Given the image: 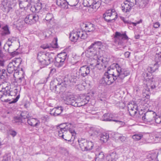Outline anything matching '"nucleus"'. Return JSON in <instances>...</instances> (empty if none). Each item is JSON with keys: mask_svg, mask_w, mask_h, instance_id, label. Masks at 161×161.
<instances>
[{"mask_svg": "<svg viewBox=\"0 0 161 161\" xmlns=\"http://www.w3.org/2000/svg\"><path fill=\"white\" fill-rule=\"evenodd\" d=\"M34 1V0H31L30 2L29 1H19V7L21 9H27L31 5H32V3Z\"/></svg>", "mask_w": 161, "mask_h": 161, "instance_id": "nucleus-20", "label": "nucleus"}, {"mask_svg": "<svg viewBox=\"0 0 161 161\" xmlns=\"http://www.w3.org/2000/svg\"><path fill=\"white\" fill-rule=\"evenodd\" d=\"M101 4V2L98 0H96V2H95L93 5H92L91 8L93 9L94 11H96L100 7Z\"/></svg>", "mask_w": 161, "mask_h": 161, "instance_id": "nucleus-41", "label": "nucleus"}, {"mask_svg": "<svg viewBox=\"0 0 161 161\" xmlns=\"http://www.w3.org/2000/svg\"><path fill=\"white\" fill-rule=\"evenodd\" d=\"M159 136H160V132H157L153 134L152 137L155 143L159 142Z\"/></svg>", "mask_w": 161, "mask_h": 161, "instance_id": "nucleus-44", "label": "nucleus"}, {"mask_svg": "<svg viewBox=\"0 0 161 161\" xmlns=\"http://www.w3.org/2000/svg\"><path fill=\"white\" fill-rule=\"evenodd\" d=\"M38 19V16L37 15L31 14L26 16L24 19V21L27 24L31 25L35 23Z\"/></svg>", "mask_w": 161, "mask_h": 161, "instance_id": "nucleus-13", "label": "nucleus"}, {"mask_svg": "<svg viewBox=\"0 0 161 161\" xmlns=\"http://www.w3.org/2000/svg\"><path fill=\"white\" fill-rule=\"evenodd\" d=\"M66 124L65 129L66 130V134L67 132V130H69V137L71 136L70 138H67L65 137V139L64 140L67 141L68 142H73L75 137L76 133L75 130L73 129L74 125V124L71 123H65Z\"/></svg>", "mask_w": 161, "mask_h": 161, "instance_id": "nucleus-9", "label": "nucleus"}, {"mask_svg": "<svg viewBox=\"0 0 161 161\" xmlns=\"http://www.w3.org/2000/svg\"><path fill=\"white\" fill-rule=\"evenodd\" d=\"M108 76L107 78L108 79V81H109L110 84H112L114 83V82L116 80L112 76H110L108 75L107 73Z\"/></svg>", "mask_w": 161, "mask_h": 161, "instance_id": "nucleus-52", "label": "nucleus"}, {"mask_svg": "<svg viewBox=\"0 0 161 161\" xmlns=\"http://www.w3.org/2000/svg\"><path fill=\"white\" fill-rule=\"evenodd\" d=\"M45 19L47 22L52 24L53 22L54 18L53 15L51 13H48L46 15Z\"/></svg>", "mask_w": 161, "mask_h": 161, "instance_id": "nucleus-32", "label": "nucleus"}, {"mask_svg": "<svg viewBox=\"0 0 161 161\" xmlns=\"http://www.w3.org/2000/svg\"><path fill=\"white\" fill-rule=\"evenodd\" d=\"M132 7L127 2L125 1L123 4L122 5L121 9L122 11L125 13L130 12Z\"/></svg>", "mask_w": 161, "mask_h": 161, "instance_id": "nucleus-23", "label": "nucleus"}, {"mask_svg": "<svg viewBox=\"0 0 161 161\" xmlns=\"http://www.w3.org/2000/svg\"><path fill=\"white\" fill-rule=\"evenodd\" d=\"M22 62V59L21 58H17L14 60L11 63H13L14 65L16 67L17 69L19 68L20 65Z\"/></svg>", "mask_w": 161, "mask_h": 161, "instance_id": "nucleus-39", "label": "nucleus"}, {"mask_svg": "<svg viewBox=\"0 0 161 161\" xmlns=\"http://www.w3.org/2000/svg\"><path fill=\"white\" fill-rule=\"evenodd\" d=\"M12 46V44H5L3 47V48L4 49H5V47H8V48L7 49V51L9 53H11L12 51L11 50H10V48H11V46Z\"/></svg>", "mask_w": 161, "mask_h": 161, "instance_id": "nucleus-54", "label": "nucleus"}, {"mask_svg": "<svg viewBox=\"0 0 161 161\" xmlns=\"http://www.w3.org/2000/svg\"><path fill=\"white\" fill-rule=\"evenodd\" d=\"M66 124H60L57 127V131L58 133L59 137L64 139V136H66V130L65 129Z\"/></svg>", "mask_w": 161, "mask_h": 161, "instance_id": "nucleus-16", "label": "nucleus"}, {"mask_svg": "<svg viewBox=\"0 0 161 161\" xmlns=\"http://www.w3.org/2000/svg\"><path fill=\"white\" fill-rule=\"evenodd\" d=\"M102 46V43L99 41H97L92 43L88 47V51L90 53H92V56H94V58H97V60L96 64L94 66L98 69L101 68L99 67L100 64H101L103 68H106L108 64V61L105 58H103L102 56L98 57L97 54V51L101 49V46Z\"/></svg>", "mask_w": 161, "mask_h": 161, "instance_id": "nucleus-2", "label": "nucleus"}, {"mask_svg": "<svg viewBox=\"0 0 161 161\" xmlns=\"http://www.w3.org/2000/svg\"><path fill=\"white\" fill-rule=\"evenodd\" d=\"M114 121L118 123V125H119V127L124 126L125 125V123L123 121H120L115 119Z\"/></svg>", "mask_w": 161, "mask_h": 161, "instance_id": "nucleus-55", "label": "nucleus"}, {"mask_svg": "<svg viewBox=\"0 0 161 161\" xmlns=\"http://www.w3.org/2000/svg\"><path fill=\"white\" fill-rule=\"evenodd\" d=\"M17 69L16 67H15L13 63H10L8 66L7 69V71L8 73L11 74L13 73L14 71H17Z\"/></svg>", "mask_w": 161, "mask_h": 161, "instance_id": "nucleus-30", "label": "nucleus"}, {"mask_svg": "<svg viewBox=\"0 0 161 161\" xmlns=\"http://www.w3.org/2000/svg\"><path fill=\"white\" fill-rule=\"evenodd\" d=\"M8 133L9 135L12 136L13 137H14L16 136L17 133L15 131L12 130H9L8 131Z\"/></svg>", "mask_w": 161, "mask_h": 161, "instance_id": "nucleus-56", "label": "nucleus"}, {"mask_svg": "<svg viewBox=\"0 0 161 161\" xmlns=\"http://www.w3.org/2000/svg\"><path fill=\"white\" fill-rule=\"evenodd\" d=\"M33 2L32 3V5H31V7L30 8V10L32 12H34L35 13H36V8L34 5H33Z\"/></svg>", "mask_w": 161, "mask_h": 161, "instance_id": "nucleus-58", "label": "nucleus"}, {"mask_svg": "<svg viewBox=\"0 0 161 161\" xmlns=\"http://www.w3.org/2000/svg\"><path fill=\"white\" fill-rule=\"evenodd\" d=\"M63 109L61 106L54 108L51 111V114L54 116L59 115L63 111Z\"/></svg>", "mask_w": 161, "mask_h": 161, "instance_id": "nucleus-27", "label": "nucleus"}, {"mask_svg": "<svg viewBox=\"0 0 161 161\" xmlns=\"http://www.w3.org/2000/svg\"><path fill=\"white\" fill-rule=\"evenodd\" d=\"M56 3L58 6L62 8L66 9L69 8L66 0H57Z\"/></svg>", "mask_w": 161, "mask_h": 161, "instance_id": "nucleus-26", "label": "nucleus"}, {"mask_svg": "<svg viewBox=\"0 0 161 161\" xmlns=\"http://www.w3.org/2000/svg\"><path fill=\"white\" fill-rule=\"evenodd\" d=\"M3 30V33L5 35H8L10 33V31L9 30L8 27V25H6L2 28Z\"/></svg>", "mask_w": 161, "mask_h": 161, "instance_id": "nucleus-46", "label": "nucleus"}, {"mask_svg": "<svg viewBox=\"0 0 161 161\" xmlns=\"http://www.w3.org/2000/svg\"><path fill=\"white\" fill-rule=\"evenodd\" d=\"M113 39L115 44L123 46H124L125 41L129 39V38L126 34V31L123 33L116 31Z\"/></svg>", "mask_w": 161, "mask_h": 161, "instance_id": "nucleus-5", "label": "nucleus"}, {"mask_svg": "<svg viewBox=\"0 0 161 161\" xmlns=\"http://www.w3.org/2000/svg\"><path fill=\"white\" fill-rule=\"evenodd\" d=\"M55 41L52 42V44L51 45H49L47 44L43 45L41 46V47L43 49H46L47 48L50 49L51 47L53 48H57L58 46L57 43L58 40L57 38H55Z\"/></svg>", "mask_w": 161, "mask_h": 161, "instance_id": "nucleus-24", "label": "nucleus"}, {"mask_svg": "<svg viewBox=\"0 0 161 161\" xmlns=\"http://www.w3.org/2000/svg\"><path fill=\"white\" fill-rule=\"evenodd\" d=\"M155 64H154V67L156 66L159 67L161 66V53L156 54L155 56Z\"/></svg>", "mask_w": 161, "mask_h": 161, "instance_id": "nucleus-29", "label": "nucleus"}, {"mask_svg": "<svg viewBox=\"0 0 161 161\" xmlns=\"http://www.w3.org/2000/svg\"><path fill=\"white\" fill-rule=\"evenodd\" d=\"M99 132L98 130L94 128H92L91 129L90 131V134L91 136H93L94 137H97L98 136H99L98 135Z\"/></svg>", "mask_w": 161, "mask_h": 161, "instance_id": "nucleus-38", "label": "nucleus"}, {"mask_svg": "<svg viewBox=\"0 0 161 161\" xmlns=\"http://www.w3.org/2000/svg\"><path fill=\"white\" fill-rule=\"evenodd\" d=\"M158 69V67L156 66L154 67H154H148L147 68L148 71L151 73H153L157 69Z\"/></svg>", "mask_w": 161, "mask_h": 161, "instance_id": "nucleus-50", "label": "nucleus"}, {"mask_svg": "<svg viewBox=\"0 0 161 161\" xmlns=\"http://www.w3.org/2000/svg\"><path fill=\"white\" fill-rule=\"evenodd\" d=\"M102 120L104 121H114L115 119L112 114L106 113L104 114L102 116Z\"/></svg>", "mask_w": 161, "mask_h": 161, "instance_id": "nucleus-25", "label": "nucleus"}, {"mask_svg": "<svg viewBox=\"0 0 161 161\" xmlns=\"http://www.w3.org/2000/svg\"><path fill=\"white\" fill-rule=\"evenodd\" d=\"M122 20L125 24H130L131 23L130 21H129L128 20H126L124 18L122 17L121 18Z\"/></svg>", "mask_w": 161, "mask_h": 161, "instance_id": "nucleus-62", "label": "nucleus"}, {"mask_svg": "<svg viewBox=\"0 0 161 161\" xmlns=\"http://www.w3.org/2000/svg\"><path fill=\"white\" fill-rule=\"evenodd\" d=\"M160 26V23L158 22H156L153 25V27L155 28H158Z\"/></svg>", "mask_w": 161, "mask_h": 161, "instance_id": "nucleus-63", "label": "nucleus"}, {"mask_svg": "<svg viewBox=\"0 0 161 161\" xmlns=\"http://www.w3.org/2000/svg\"><path fill=\"white\" fill-rule=\"evenodd\" d=\"M90 67L87 65L83 66L80 68L79 73L76 72L75 74H73L70 76L65 77L63 81L59 78H55L50 83L51 89L57 93L60 92L58 89L60 90L62 87H67L75 83L79 79V74L83 77L87 76L90 72Z\"/></svg>", "mask_w": 161, "mask_h": 161, "instance_id": "nucleus-1", "label": "nucleus"}, {"mask_svg": "<svg viewBox=\"0 0 161 161\" xmlns=\"http://www.w3.org/2000/svg\"><path fill=\"white\" fill-rule=\"evenodd\" d=\"M99 137V139L100 141L103 142H106L109 138V136L108 134L104 133L100 135Z\"/></svg>", "mask_w": 161, "mask_h": 161, "instance_id": "nucleus-33", "label": "nucleus"}, {"mask_svg": "<svg viewBox=\"0 0 161 161\" xmlns=\"http://www.w3.org/2000/svg\"><path fill=\"white\" fill-rule=\"evenodd\" d=\"M55 54L52 53L40 52L37 54V58L41 64V68L44 67L54 61Z\"/></svg>", "mask_w": 161, "mask_h": 161, "instance_id": "nucleus-3", "label": "nucleus"}, {"mask_svg": "<svg viewBox=\"0 0 161 161\" xmlns=\"http://www.w3.org/2000/svg\"><path fill=\"white\" fill-rule=\"evenodd\" d=\"M87 37V34L81 30L76 31H73L70 34L69 38L73 42H75L78 39H85Z\"/></svg>", "mask_w": 161, "mask_h": 161, "instance_id": "nucleus-6", "label": "nucleus"}, {"mask_svg": "<svg viewBox=\"0 0 161 161\" xmlns=\"http://www.w3.org/2000/svg\"><path fill=\"white\" fill-rule=\"evenodd\" d=\"M2 161H11L10 157L7 156H4Z\"/></svg>", "mask_w": 161, "mask_h": 161, "instance_id": "nucleus-61", "label": "nucleus"}, {"mask_svg": "<svg viewBox=\"0 0 161 161\" xmlns=\"http://www.w3.org/2000/svg\"><path fill=\"white\" fill-rule=\"evenodd\" d=\"M116 135H117L118 136L117 137L118 139L119 140L122 142H125L126 141V137L125 136H123L122 135L117 134Z\"/></svg>", "mask_w": 161, "mask_h": 161, "instance_id": "nucleus-45", "label": "nucleus"}, {"mask_svg": "<svg viewBox=\"0 0 161 161\" xmlns=\"http://www.w3.org/2000/svg\"><path fill=\"white\" fill-rule=\"evenodd\" d=\"M22 119L21 117H16L15 118V121L16 122H21Z\"/></svg>", "mask_w": 161, "mask_h": 161, "instance_id": "nucleus-60", "label": "nucleus"}, {"mask_svg": "<svg viewBox=\"0 0 161 161\" xmlns=\"http://www.w3.org/2000/svg\"><path fill=\"white\" fill-rule=\"evenodd\" d=\"M143 135L141 134H135L132 136V138L136 141L140 140L142 137Z\"/></svg>", "mask_w": 161, "mask_h": 161, "instance_id": "nucleus-47", "label": "nucleus"}, {"mask_svg": "<svg viewBox=\"0 0 161 161\" xmlns=\"http://www.w3.org/2000/svg\"><path fill=\"white\" fill-rule=\"evenodd\" d=\"M156 116V113L152 111H147L143 114L139 113L138 117L140 119H142L145 122H150L154 120Z\"/></svg>", "mask_w": 161, "mask_h": 161, "instance_id": "nucleus-8", "label": "nucleus"}, {"mask_svg": "<svg viewBox=\"0 0 161 161\" xmlns=\"http://www.w3.org/2000/svg\"><path fill=\"white\" fill-rule=\"evenodd\" d=\"M117 14L114 9H109L103 14L104 19L108 22H113L117 18Z\"/></svg>", "mask_w": 161, "mask_h": 161, "instance_id": "nucleus-11", "label": "nucleus"}, {"mask_svg": "<svg viewBox=\"0 0 161 161\" xmlns=\"http://www.w3.org/2000/svg\"><path fill=\"white\" fill-rule=\"evenodd\" d=\"M125 1L127 2V3L132 7L134 6L135 5H136L138 2L137 0H126Z\"/></svg>", "mask_w": 161, "mask_h": 161, "instance_id": "nucleus-49", "label": "nucleus"}, {"mask_svg": "<svg viewBox=\"0 0 161 161\" xmlns=\"http://www.w3.org/2000/svg\"><path fill=\"white\" fill-rule=\"evenodd\" d=\"M115 67V68L113 71L112 75L116 80L119 78L122 80L129 75V72L128 71L125 69L122 68L118 64H116Z\"/></svg>", "mask_w": 161, "mask_h": 161, "instance_id": "nucleus-4", "label": "nucleus"}, {"mask_svg": "<svg viewBox=\"0 0 161 161\" xmlns=\"http://www.w3.org/2000/svg\"><path fill=\"white\" fill-rule=\"evenodd\" d=\"M138 1L136 4L140 8H143L145 7L148 3H146L145 1L142 0H137Z\"/></svg>", "mask_w": 161, "mask_h": 161, "instance_id": "nucleus-43", "label": "nucleus"}, {"mask_svg": "<svg viewBox=\"0 0 161 161\" xmlns=\"http://www.w3.org/2000/svg\"><path fill=\"white\" fill-rule=\"evenodd\" d=\"M68 57L67 54L65 52H61L58 54L57 57L56 58H58L60 59L62 61L65 62V61Z\"/></svg>", "mask_w": 161, "mask_h": 161, "instance_id": "nucleus-36", "label": "nucleus"}, {"mask_svg": "<svg viewBox=\"0 0 161 161\" xmlns=\"http://www.w3.org/2000/svg\"><path fill=\"white\" fill-rule=\"evenodd\" d=\"M108 76L107 73H105L103 77L100 80V83L104 86L110 85L109 81H108V79L107 78Z\"/></svg>", "mask_w": 161, "mask_h": 161, "instance_id": "nucleus-28", "label": "nucleus"}, {"mask_svg": "<svg viewBox=\"0 0 161 161\" xmlns=\"http://www.w3.org/2000/svg\"><path fill=\"white\" fill-rule=\"evenodd\" d=\"M36 10V13H38L42 8V4L40 2H38L34 5Z\"/></svg>", "mask_w": 161, "mask_h": 161, "instance_id": "nucleus-48", "label": "nucleus"}, {"mask_svg": "<svg viewBox=\"0 0 161 161\" xmlns=\"http://www.w3.org/2000/svg\"><path fill=\"white\" fill-rule=\"evenodd\" d=\"M128 111L130 115L134 117L135 116L137 111V106L136 105L129 104L128 106Z\"/></svg>", "mask_w": 161, "mask_h": 161, "instance_id": "nucleus-18", "label": "nucleus"}, {"mask_svg": "<svg viewBox=\"0 0 161 161\" xmlns=\"http://www.w3.org/2000/svg\"><path fill=\"white\" fill-rule=\"evenodd\" d=\"M154 120H155L156 123L157 124H161V117L156 115L154 118Z\"/></svg>", "mask_w": 161, "mask_h": 161, "instance_id": "nucleus-53", "label": "nucleus"}, {"mask_svg": "<svg viewBox=\"0 0 161 161\" xmlns=\"http://www.w3.org/2000/svg\"><path fill=\"white\" fill-rule=\"evenodd\" d=\"M118 158V154L115 151L110 152L106 157L107 161H116Z\"/></svg>", "mask_w": 161, "mask_h": 161, "instance_id": "nucleus-19", "label": "nucleus"}, {"mask_svg": "<svg viewBox=\"0 0 161 161\" xmlns=\"http://www.w3.org/2000/svg\"><path fill=\"white\" fill-rule=\"evenodd\" d=\"M96 161H102L104 158V155L103 152L99 153L96 154Z\"/></svg>", "mask_w": 161, "mask_h": 161, "instance_id": "nucleus-40", "label": "nucleus"}, {"mask_svg": "<svg viewBox=\"0 0 161 161\" xmlns=\"http://www.w3.org/2000/svg\"><path fill=\"white\" fill-rule=\"evenodd\" d=\"M76 100L74 95H69L67 96L64 99V102L67 105H70L76 107Z\"/></svg>", "mask_w": 161, "mask_h": 161, "instance_id": "nucleus-17", "label": "nucleus"}, {"mask_svg": "<svg viewBox=\"0 0 161 161\" xmlns=\"http://www.w3.org/2000/svg\"><path fill=\"white\" fill-rule=\"evenodd\" d=\"M19 97H20V95H18L15 98L13 99V100L12 101L10 102H9V103H16L18 100Z\"/></svg>", "mask_w": 161, "mask_h": 161, "instance_id": "nucleus-59", "label": "nucleus"}, {"mask_svg": "<svg viewBox=\"0 0 161 161\" xmlns=\"http://www.w3.org/2000/svg\"><path fill=\"white\" fill-rule=\"evenodd\" d=\"M11 89L10 86L7 83H3L0 85V92H2L3 95L1 97V99L3 98L4 96H12V92L10 90Z\"/></svg>", "mask_w": 161, "mask_h": 161, "instance_id": "nucleus-12", "label": "nucleus"}, {"mask_svg": "<svg viewBox=\"0 0 161 161\" xmlns=\"http://www.w3.org/2000/svg\"><path fill=\"white\" fill-rule=\"evenodd\" d=\"M96 0H83V4L85 7H89L91 8L92 7L95 2Z\"/></svg>", "mask_w": 161, "mask_h": 161, "instance_id": "nucleus-31", "label": "nucleus"}, {"mask_svg": "<svg viewBox=\"0 0 161 161\" xmlns=\"http://www.w3.org/2000/svg\"><path fill=\"white\" fill-rule=\"evenodd\" d=\"M68 6H75L78 5V2L77 0H67Z\"/></svg>", "mask_w": 161, "mask_h": 161, "instance_id": "nucleus-42", "label": "nucleus"}, {"mask_svg": "<svg viewBox=\"0 0 161 161\" xmlns=\"http://www.w3.org/2000/svg\"><path fill=\"white\" fill-rule=\"evenodd\" d=\"M11 55L14 57L18 54V53L16 51H12L11 53H10Z\"/></svg>", "mask_w": 161, "mask_h": 161, "instance_id": "nucleus-64", "label": "nucleus"}, {"mask_svg": "<svg viewBox=\"0 0 161 161\" xmlns=\"http://www.w3.org/2000/svg\"><path fill=\"white\" fill-rule=\"evenodd\" d=\"M54 60H55V66L58 67H60L62 66L65 62L60 59L58 58H56L55 55Z\"/></svg>", "mask_w": 161, "mask_h": 161, "instance_id": "nucleus-34", "label": "nucleus"}, {"mask_svg": "<svg viewBox=\"0 0 161 161\" xmlns=\"http://www.w3.org/2000/svg\"><path fill=\"white\" fill-rule=\"evenodd\" d=\"M24 21L19 19L14 21L13 23L14 26L18 28H21L23 27Z\"/></svg>", "mask_w": 161, "mask_h": 161, "instance_id": "nucleus-35", "label": "nucleus"}, {"mask_svg": "<svg viewBox=\"0 0 161 161\" xmlns=\"http://www.w3.org/2000/svg\"><path fill=\"white\" fill-rule=\"evenodd\" d=\"M7 71L4 69H3L2 70L0 69V77L1 79L5 80L8 78V75Z\"/></svg>", "mask_w": 161, "mask_h": 161, "instance_id": "nucleus-37", "label": "nucleus"}, {"mask_svg": "<svg viewBox=\"0 0 161 161\" xmlns=\"http://www.w3.org/2000/svg\"><path fill=\"white\" fill-rule=\"evenodd\" d=\"M85 28L84 32H93L95 30V25L90 22L86 23L84 24Z\"/></svg>", "mask_w": 161, "mask_h": 161, "instance_id": "nucleus-21", "label": "nucleus"}, {"mask_svg": "<svg viewBox=\"0 0 161 161\" xmlns=\"http://www.w3.org/2000/svg\"><path fill=\"white\" fill-rule=\"evenodd\" d=\"M114 69H111L110 67H108V71L105 73H108V75L110 76H112V74H113V71L114 70Z\"/></svg>", "mask_w": 161, "mask_h": 161, "instance_id": "nucleus-57", "label": "nucleus"}, {"mask_svg": "<svg viewBox=\"0 0 161 161\" xmlns=\"http://www.w3.org/2000/svg\"><path fill=\"white\" fill-rule=\"evenodd\" d=\"M28 113L27 112L24 111L22 112L20 114V117L22 119L28 118Z\"/></svg>", "mask_w": 161, "mask_h": 161, "instance_id": "nucleus-51", "label": "nucleus"}, {"mask_svg": "<svg viewBox=\"0 0 161 161\" xmlns=\"http://www.w3.org/2000/svg\"><path fill=\"white\" fill-rule=\"evenodd\" d=\"M90 99L89 96H81L80 98L76 100V107H80L85 105L87 103Z\"/></svg>", "mask_w": 161, "mask_h": 161, "instance_id": "nucleus-15", "label": "nucleus"}, {"mask_svg": "<svg viewBox=\"0 0 161 161\" xmlns=\"http://www.w3.org/2000/svg\"><path fill=\"white\" fill-rule=\"evenodd\" d=\"M147 158L149 160L161 161V148L158 152L153 151L149 153L147 156Z\"/></svg>", "mask_w": 161, "mask_h": 161, "instance_id": "nucleus-14", "label": "nucleus"}, {"mask_svg": "<svg viewBox=\"0 0 161 161\" xmlns=\"http://www.w3.org/2000/svg\"><path fill=\"white\" fill-rule=\"evenodd\" d=\"M27 122L28 124L31 126L37 127L40 124V122L37 119L32 118L28 119Z\"/></svg>", "mask_w": 161, "mask_h": 161, "instance_id": "nucleus-22", "label": "nucleus"}, {"mask_svg": "<svg viewBox=\"0 0 161 161\" xmlns=\"http://www.w3.org/2000/svg\"><path fill=\"white\" fill-rule=\"evenodd\" d=\"M78 141L80 147L83 151H90L94 147H95V144L91 141H88L85 139H82L78 140Z\"/></svg>", "mask_w": 161, "mask_h": 161, "instance_id": "nucleus-7", "label": "nucleus"}, {"mask_svg": "<svg viewBox=\"0 0 161 161\" xmlns=\"http://www.w3.org/2000/svg\"><path fill=\"white\" fill-rule=\"evenodd\" d=\"M15 5V3L13 2V1L4 0L2 2L1 7L4 12L8 13L10 11L11 12L13 11V8Z\"/></svg>", "mask_w": 161, "mask_h": 161, "instance_id": "nucleus-10", "label": "nucleus"}]
</instances>
